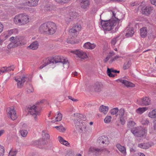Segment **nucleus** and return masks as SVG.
Returning <instances> with one entry per match:
<instances>
[{"mask_svg":"<svg viewBox=\"0 0 156 156\" xmlns=\"http://www.w3.org/2000/svg\"><path fill=\"white\" fill-rule=\"evenodd\" d=\"M5 151V148L4 147L0 145V156H4Z\"/></svg>","mask_w":156,"mask_h":156,"instance_id":"nucleus-39","label":"nucleus"},{"mask_svg":"<svg viewBox=\"0 0 156 156\" xmlns=\"http://www.w3.org/2000/svg\"><path fill=\"white\" fill-rule=\"evenodd\" d=\"M71 52L77 55V57L81 58V59H83L87 57L86 53L82 51L76 50L72 51Z\"/></svg>","mask_w":156,"mask_h":156,"instance_id":"nucleus-17","label":"nucleus"},{"mask_svg":"<svg viewBox=\"0 0 156 156\" xmlns=\"http://www.w3.org/2000/svg\"><path fill=\"white\" fill-rule=\"evenodd\" d=\"M69 15L70 16L74 19H75L78 16V14L75 12H69Z\"/></svg>","mask_w":156,"mask_h":156,"instance_id":"nucleus-35","label":"nucleus"},{"mask_svg":"<svg viewBox=\"0 0 156 156\" xmlns=\"http://www.w3.org/2000/svg\"><path fill=\"white\" fill-rule=\"evenodd\" d=\"M95 46V44H91L89 42L85 43L83 45V47L85 48L90 49H94Z\"/></svg>","mask_w":156,"mask_h":156,"instance_id":"nucleus-26","label":"nucleus"},{"mask_svg":"<svg viewBox=\"0 0 156 156\" xmlns=\"http://www.w3.org/2000/svg\"><path fill=\"white\" fill-rule=\"evenodd\" d=\"M147 143H141L138 144V147L143 149H147L148 147Z\"/></svg>","mask_w":156,"mask_h":156,"instance_id":"nucleus-36","label":"nucleus"},{"mask_svg":"<svg viewBox=\"0 0 156 156\" xmlns=\"http://www.w3.org/2000/svg\"><path fill=\"white\" fill-rule=\"evenodd\" d=\"M119 19H117V20H101V23L105 30L110 31L117 24L119 23Z\"/></svg>","mask_w":156,"mask_h":156,"instance_id":"nucleus-3","label":"nucleus"},{"mask_svg":"<svg viewBox=\"0 0 156 156\" xmlns=\"http://www.w3.org/2000/svg\"><path fill=\"white\" fill-rule=\"evenodd\" d=\"M148 116L151 118H156V109L153 110L152 111L150 112L148 114Z\"/></svg>","mask_w":156,"mask_h":156,"instance_id":"nucleus-33","label":"nucleus"},{"mask_svg":"<svg viewBox=\"0 0 156 156\" xmlns=\"http://www.w3.org/2000/svg\"><path fill=\"white\" fill-rule=\"evenodd\" d=\"M5 133V130L4 129L0 130V137L3 135Z\"/></svg>","mask_w":156,"mask_h":156,"instance_id":"nucleus-58","label":"nucleus"},{"mask_svg":"<svg viewBox=\"0 0 156 156\" xmlns=\"http://www.w3.org/2000/svg\"><path fill=\"white\" fill-rule=\"evenodd\" d=\"M138 103L142 106H147L150 104V100L148 97H145L141 98Z\"/></svg>","mask_w":156,"mask_h":156,"instance_id":"nucleus-12","label":"nucleus"},{"mask_svg":"<svg viewBox=\"0 0 156 156\" xmlns=\"http://www.w3.org/2000/svg\"><path fill=\"white\" fill-rule=\"evenodd\" d=\"M154 127L155 129H156V119L154 122Z\"/></svg>","mask_w":156,"mask_h":156,"instance_id":"nucleus-64","label":"nucleus"},{"mask_svg":"<svg viewBox=\"0 0 156 156\" xmlns=\"http://www.w3.org/2000/svg\"><path fill=\"white\" fill-rule=\"evenodd\" d=\"M26 110L28 114L31 115L35 121L37 120V116L40 115V112L37 106L34 105L29 106L27 108Z\"/></svg>","mask_w":156,"mask_h":156,"instance_id":"nucleus-5","label":"nucleus"},{"mask_svg":"<svg viewBox=\"0 0 156 156\" xmlns=\"http://www.w3.org/2000/svg\"><path fill=\"white\" fill-rule=\"evenodd\" d=\"M73 20V18L71 17L70 16H69L68 17H67L66 19V21L67 22V24H68L70 22Z\"/></svg>","mask_w":156,"mask_h":156,"instance_id":"nucleus-46","label":"nucleus"},{"mask_svg":"<svg viewBox=\"0 0 156 156\" xmlns=\"http://www.w3.org/2000/svg\"><path fill=\"white\" fill-rule=\"evenodd\" d=\"M16 40L20 43L21 44L22 41L24 39V37L22 36H17L15 37Z\"/></svg>","mask_w":156,"mask_h":156,"instance_id":"nucleus-44","label":"nucleus"},{"mask_svg":"<svg viewBox=\"0 0 156 156\" xmlns=\"http://www.w3.org/2000/svg\"><path fill=\"white\" fill-rule=\"evenodd\" d=\"M75 29H77V30H80L81 29V25H75L73 27Z\"/></svg>","mask_w":156,"mask_h":156,"instance_id":"nucleus-53","label":"nucleus"},{"mask_svg":"<svg viewBox=\"0 0 156 156\" xmlns=\"http://www.w3.org/2000/svg\"><path fill=\"white\" fill-rule=\"evenodd\" d=\"M80 2V5L81 7L85 10L88 7L89 5L88 0H79Z\"/></svg>","mask_w":156,"mask_h":156,"instance_id":"nucleus-22","label":"nucleus"},{"mask_svg":"<svg viewBox=\"0 0 156 156\" xmlns=\"http://www.w3.org/2000/svg\"><path fill=\"white\" fill-rule=\"evenodd\" d=\"M3 29V26L0 22V34L2 32Z\"/></svg>","mask_w":156,"mask_h":156,"instance_id":"nucleus-56","label":"nucleus"},{"mask_svg":"<svg viewBox=\"0 0 156 156\" xmlns=\"http://www.w3.org/2000/svg\"><path fill=\"white\" fill-rule=\"evenodd\" d=\"M20 133L22 136L25 137L27 135L28 132L26 130H22L20 131Z\"/></svg>","mask_w":156,"mask_h":156,"instance_id":"nucleus-40","label":"nucleus"},{"mask_svg":"<svg viewBox=\"0 0 156 156\" xmlns=\"http://www.w3.org/2000/svg\"><path fill=\"white\" fill-rule=\"evenodd\" d=\"M69 64L68 60L63 58H61L59 56L50 57L46 58L44 61V63L40 66L39 68H43L48 65L50 66L51 65L52 67L54 68L58 65L63 66L64 68H68L69 67Z\"/></svg>","mask_w":156,"mask_h":156,"instance_id":"nucleus-1","label":"nucleus"},{"mask_svg":"<svg viewBox=\"0 0 156 156\" xmlns=\"http://www.w3.org/2000/svg\"><path fill=\"white\" fill-rule=\"evenodd\" d=\"M99 143L108 144L109 143V140L108 138L105 136H102L99 137L97 140Z\"/></svg>","mask_w":156,"mask_h":156,"instance_id":"nucleus-18","label":"nucleus"},{"mask_svg":"<svg viewBox=\"0 0 156 156\" xmlns=\"http://www.w3.org/2000/svg\"><path fill=\"white\" fill-rule=\"evenodd\" d=\"M20 44V43L16 40V39L15 38L13 41H12V42L8 45V48H9L16 47Z\"/></svg>","mask_w":156,"mask_h":156,"instance_id":"nucleus-23","label":"nucleus"},{"mask_svg":"<svg viewBox=\"0 0 156 156\" xmlns=\"http://www.w3.org/2000/svg\"><path fill=\"white\" fill-rule=\"evenodd\" d=\"M135 124V123L133 121H129L128 123V126L129 127L134 126Z\"/></svg>","mask_w":156,"mask_h":156,"instance_id":"nucleus-47","label":"nucleus"},{"mask_svg":"<svg viewBox=\"0 0 156 156\" xmlns=\"http://www.w3.org/2000/svg\"><path fill=\"white\" fill-rule=\"evenodd\" d=\"M66 129L64 127L62 126H59L58 129V130L60 132H65Z\"/></svg>","mask_w":156,"mask_h":156,"instance_id":"nucleus-49","label":"nucleus"},{"mask_svg":"<svg viewBox=\"0 0 156 156\" xmlns=\"http://www.w3.org/2000/svg\"><path fill=\"white\" fill-rule=\"evenodd\" d=\"M17 153L16 150L11 149L9 152L8 156H16Z\"/></svg>","mask_w":156,"mask_h":156,"instance_id":"nucleus-37","label":"nucleus"},{"mask_svg":"<svg viewBox=\"0 0 156 156\" xmlns=\"http://www.w3.org/2000/svg\"><path fill=\"white\" fill-rule=\"evenodd\" d=\"M112 72L114 74H115L116 73H119L120 71H117L115 70H114V69H113V70H112Z\"/></svg>","mask_w":156,"mask_h":156,"instance_id":"nucleus-60","label":"nucleus"},{"mask_svg":"<svg viewBox=\"0 0 156 156\" xmlns=\"http://www.w3.org/2000/svg\"><path fill=\"white\" fill-rule=\"evenodd\" d=\"M27 79V78L26 77L22 76L19 78L15 77L14 79L17 83L18 87L21 88L23 86Z\"/></svg>","mask_w":156,"mask_h":156,"instance_id":"nucleus-13","label":"nucleus"},{"mask_svg":"<svg viewBox=\"0 0 156 156\" xmlns=\"http://www.w3.org/2000/svg\"><path fill=\"white\" fill-rule=\"evenodd\" d=\"M119 110L117 108H115L112 109L110 111V112L112 115H115L117 116L118 115V113Z\"/></svg>","mask_w":156,"mask_h":156,"instance_id":"nucleus-32","label":"nucleus"},{"mask_svg":"<svg viewBox=\"0 0 156 156\" xmlns=\"http://www.w3.org/2000/svg\"><path fill=\"white\" fill-rule=\"evenodd\" d=\"M115 55V53L113 51L110 52L108 55H110V57L114 55Z\"/></svg>","mask_w":156,"mask_h":156,"instance_id":"nucleus-61","label":"nucleus"},{"mask_svg":"<svg viewBox=\"0 0 156 156\" xmlns=\"http://www.w3.org/2000/svg\"><path fill=\"white\" fill-rule=\"evenodd\" d=\"M67 42L68 43L73 44L74 42L71 41L69 39H67L66 40Z\"/></svg>","mask_w":156,"mask_h":156,"instance_id":"nucleus-63","label":"nucleus"},{"mask_svg":"<svg viewBox=\"0 0 156 156\" xmlns=\"http://www.w3.org/2000/svg\"><path fill=\"white\" fill-rule=\"evenodd\" d=\"M147 109V107L140 108L136 110V112L138 114H141Z\"/></svg>","mask_w":156,"mask_h":156,"instance_id":"nucleus-30","label":"nucleus"},{"mask_svg":"<svg viewBox=\"0 0 156 156\" xmlns=\"http://www.w3.org/2000/svg\"><path fill=\"white\" fill-rule=\"evenodd\" d=\"M109 109L108 106H105L103 105L101 106L99 108L100 112L104 114H106L108 113Z\"/></svg>","mask_w":156,"mask_h":156,"instance_id":"nucleus-25","label":"nucleus"},{"mask_svg":"<svg viewBox=\"0 0 156 156\" xmlns=\"http://www.w3.org/2000/svg\"><path fill=\"white\" fill-rule=\"evenodd\" d=\"M53 7L52 5L50 4H48L46 5L45 9L47 11H50L53 9Z\"/></svg>","mask_w":156,"mask_h":156,"instance_id":"nucleus-41","label":"nucleus"},{"mask_svg":"<svg viewBox=\"0 0 156 156\" xmlns=\"http://www.w3.org/2000/svg\"><path fill=\"white\" fill-rule=\"evenodd\" d=\"M77 29H75L74 27L70 29L69 30V34L72 37L76 36L77 34Z\"/></svg>","mask_w":156,"mask_h":156,"instance_id":"nucleus-31","label":"nucleus"},{"mask_svg":"<svg viewBox=\"0 0 156 156\" xmlns=\"http://www.w3.org/2000/svg\"><path fill=\"white\" fill-rule=\"evenodd\" d=\"M151 3L156 6V0H150Z\"/></svg>","mask_w":156,"mask_h":156,"instance_id":"nucleus-59","label":"nucleus"},{"mask_svg":"<svg viewBox=\"0 0 156 156\" xmlns=\"http://www.w3.org/2000/svg\"><path fill=\"white\" fill-rule=\"evenodd\" d=\"M16 67L14 65H12L10 66H9L8 67H3L2 68H15Z\"/></svg>","mask_w":156,"mask_h":156,"instance_id":"nucleus-62","label":"nucleus"},{"mask_svg":"<svg viewBox=\"0 0 156 156\" xmlns=\"http://www.w3.org/2000/svg\"><path fill=\"white\" fill-rule=\"evenodd\" d=\"M27 92L28 93L32 92L34 91V89L32 86H30L27 89Z\"/></svg>","mask_w":156,"mask_h":156,"instance_id":"nucleus-50","label":"nucleus"},{"mask_svg":"<svg viewBox=\"0 0 156 156\" xmlns=\"http://www.w3.org/2000/svg\"><path fill=\"white\" fill-rule=\"evenodd\" d=\"M42 139L36 142L39 145H45L48 143V140L49 139L50 136L48 132L45 131H42Z\"/></svg>","mask_w":156,"mask_h":156,"instance_id":"nucleus-7","label":"nucleus"},{"mask_svg":"<svg viewBox=\"0 0 156 156\" xmlns=\"http://www.w3.org/2000/svg\"><path fill=\"white\" fill-rule=\"evenodd\" d=\"M141 123L143 125H147L149 123V121L147 119H143L141 121Z\"/></svg>","mask_w":156,"mask_h":156,"instance_id":"nucleus-48","label":"nucleus"},{"mask_svg":"<svg viewBox=\"0 0 156 156\" xmlns=\"http://www.w3.org/2000/svg\"><path fill=\"white\" fill-rule=\"evenodd\" d=\"M113 69H107V73L108 76L110 77H115V75L112 72V70Z\"/></svg>","mask_w":156,"mask_h":156,"instance_id":"nucleus-34","label":"nucleus"},{"mask_svg":"<svg viewBox=\"0 0 156 156\" xmlns=\"http://www.w3.org/2000/svg\"><path fill=\"white\" fill-rule=\"evenodd\" d=\"M58 139L60 143L62 144L65 145L67 146H68L69 144V143L67 141L64 140L62 137L58 136Z\"/></svg>","mask_w":156,"mask_h":156,"instance_id":"nucleus-29","label":"nucleus"},{"mask_svg":"<svg viewBox=\"0 0 156 156\" xmlns=\"http://www.w3.org/2000/svg\"><path fill=\"white\" fill-rule=\"evenodd\" d=\"M56 29L55 24L54 23L49 22L41 25L39 30L41 33L52 34L55 32Z\"/></svg>","mask_w":156,"mask_h":156,"instance_id":"nucleus-2","label":"nucleus"},{"mask_svg":"<svg viewBox=\"0 0 156 156\" xmlns=\"http://www.w3.org/2000/svg\"><path fill=\"white\" fill-rule=\"evenodd\" d=\"M9 71H10V70L9 69H0V74L1 73H4Z\"/></svg>","mask_w":156,"mask_h":156,"instance_id":"nucleus-51","label":"nucleus"},{"mask_svg":"<svg viewBox=\"0 0 156 156\" xmlns=\"http://www.w3.org/2000/svg\"><path fill=\"white\" fill-rule=\"evenodd\" d=\"M14 29H12L9 30L8 31V34H9V35H8V36H10V35L12 34L13 33L14 31Z\"/></svg>","mask_w":156,"mask_h":156,"instance_id":"nucleus-52","label":"nucleus"},{"mask_svg":"<svg viewBox=\"0 0 156 156\" xmlns=\"http://www.w3.org/2000/svg\"><path fill=\"white\" fill-rule=\"evenodd\" d=\"M147 143V146L148 147V148L150 147H151L153 146L154 145V143L152 142H149Z\"/></svg>","mask_w":156,"mask_h":156,"instance_id":"nucleus-55","label":"nucleus"},{"mask_svg":"<svg viewBox=\"0 0 156 156\" xmlns=\"http://www.w3.org/2000/svg\"><path fill=\"white\" fill-rule=\"evenodd\" d=\"M127 114L128 113L126 112L124 108H121L119 110L118 115L121 124L123 125L125 123Z\"/></svg>","mask_w":156,"mask_h":156,"instance_id":"nucleus-8","label":"nucleus"},{"mask_svg":"<svg viewBox=\"0 0 156 156\" xmlns=\"http://www.w3.org/2000/svg\"><path fill=\"white\" fill-rule=\"evenodd\" d=\"M119 36L113 38L111 41V45L112 46H114L115 44L116 43L117 41H118V38L119 37Z\"/></svg>","mask_w":156,"mask_h":156,"instance_id":"nucleus-38","label":"nucleus"},{"mask_svg":"<svg viewBox=\"0 0 156 156\" xmlns=\"http://www.w3.org/2000/svg\"><path fill=\"white\" fill-rule=\"evenodd\" d=\"M111 57L110 55H108L105 59H104V62H106Z\"/></svg>","mask_w":156,"mask_h":156,"instance_id":"nucleus-57","label":"nucleus"},{"mask_svg":"<svg viewBox=\"0 0 156 156\" xmlns=\"http://www.w3.org/2000/svg\"><path fill=\"white\" fill-rule=\"evenodd\" d=\"M125 31L126 32V36L127 37H132L134 33L133 29L132 28H130L129 26L126 28Z\"/></svg>","mask_w":156,"mask_h":156,"instance_id":"nucleus-19","label":"nucleus"},{"mask_svg":"<svg viewBox=\"0 0 156 156\" xmlns=\"http://www.w3.org/2000/svg\"><path fill=\"white\" fill-rule=\"evenodd\" d=\"M39 46V44L37 41H35L32 42L28 48L33 50H36Z\"/></svg>","mask_w":156,"mask_h":156,"instance_id":"nucleus-24","label":"nucleus"},{"mask_svg":"<svg viewBox=\"0 0 156 156\" xmlns=\"http://www.w3.org/2000/svg\"><path fill=\"white\" fill-rule=\"evenodd\" d=\"M57 113V114L56 115L55 119L52 120L51 121L52 122L54 123L56 122L59 121L61 120L62 118V115L59 112H58Z\"/></svg>","mask_w":156,"mask_h":156,"instance_id":"nucleus-28","label":"nucleus"},{"mask_svg":"<svg viewBox=\"0 0 156 156\" xmlns=\"http://www.w3.org/2000/svg\"><path fill=\"white\" fill-rule=\"evenodd\" d=\"M89 152L93 153L94 154L97 155L98 154L102 152H104L106 153H109V152L108 150L106 149H99L98 148H96L94 147H90L89 150Z\"/></svg>","mask_w":156,"mask_h":156,"instance_id":"nucleus-11","label":"nucleus"},{"mask_svg":"<svg viewBox=\"0 0 156 156\" xmlns=\"http://www.w3.org/2000/svg\"><path fill=\"white\" fill-rule=\"evenodd\" d=\"M112 117L110 116H107L104 119V122L105 123H108L110 122L111 121Z\"/></svg>","mask_w":156,"mask_h":156,"instance_id":"nucleus-42","label":"nucleus"},{"mask_svg":"<svg viewBox=\"0 0 156 156\" xmlns=\"http://www.w3.org/2000/svg\"><path fill=\"white\" fill-rule=\"evenodd\" d=\"M131 65V62L130 61H129L124 63L123 68H129Z\"/></svg>","mask_w":156,"mask_h":156,"instance_id":"nucleus-43","label":"nucleus"},{"mask_svg":"<svg viewBox=\"0 0 156 156\" xmlns=\"http://www.w3.org/2000/svg\"><path fill=\"white\" fill-rule=\"evenodd\" d=\"M6 111L8 117L12 120H14L17 118V115L14 107H11L7 108Z\"/></svg>","mask_w":156,"mask_h":156,"instance_id":"nucleus-9","label":"nucleus"},{"mask_svg":"<svg viewBox=\"0 0 156 156\" xmlns=\"http://www.w3.org/2000/svg\"><path fill=\"white\" fill-rule=\"evenodd\" d=\"M55 1L59 3L62 4L63 3H66L68 2L70 0H55Z\"/></svg>","mask_w":156,"mask_h":156,"instance_id":"nucleus-45","label":"nucleus"},{"mask_svg":"<svg viewBox=\"0 0 156 156\" xmlns=\"http://www.w3.org/2000/svg\"><path fill=\"white\" fill-rule=\"evenodd\" d=\"M116 146L122 154L123 156H126V152L125 147L124 146H122L119 144H117Z\"/></svg>","mask_w":156,"mask_h":156,"instance_id":"nucleus-21","label":"nucleus"},{"mask_svg":"<svg viewBox=\"0 0 156 156\" xmlns=\"http://www.w3.org/2000/svg\"><path fill=\"white\" fill-rule=\"evenodd\" d=\"M102 87L103 85L101 82H97L91 86L90 89L95 92H99L101 90Z\"/></svg>","mask_w":156,"mask_h":156,"instance_id":"nucleus-10","label":"nucleus"},{"mask_svg":"<svg viewBox=\"0 0 156 156\" xmlns=\"http://www.w3.org/2000/svg\"><path fill=\"white\" fill-rule=\"evenodd\" d=\"M14 21L16 24L24 25L29 22L30 19L28 16L25 14H21L14 17Z\"/></svg>","mask_w":156,"mask_h":156,"instance_id":"nucleus-4","label":"nucleus"},{"mask_svg":"<svg viewBox=\"0 0 156 156\" xmlns=\"http://www.w3.org/2000/svg\"><path fill=\"white\" fill-rule=\"evenodd\" d=\"M79 119H76L75 120L74 123L76 128L78 130L80 129L81 130L85 129H86V125L83 124L82 123H80V120H79Z\"/></svg>","mask_w":156,"mask_h":156,"instance_id":"nucleus-14","label":"nucleus"},{"mask_svg":"<svg viewBox=\"0 0 156 156\" xmlns=\"http://www.w3.org/2000/svg\"><path fill=\"white\" fill-rule=\"evenodd\" d=\"M39 0H27L25 3H23L24 6L28 5L30 7L35 6L38 5Z\"/></svg>","mask_w":156,"mask_h":156,"instance_id":"nucleus-16","label":"nucleus"},{"mask_svg":"<svg viewBox=\"0 0 156 156\" xmlns=\"http://www.w3.org/2000/svg\"><path fill=\"white\" fill-rule=\"evenodd\" d=\"M140 35L142 37L144 38L147 35V31L146 27H143L140 29Z\"/></svg>","mask_w":156,"mask_h":156,"instance_id":"nucleus-27","label":"nucleus"},{"mask_svg":"<svg viewBox=\"0 0 156 156\" xmlns=\"http://www.w3.org/2000/svg\"><path fill=\"white\" fill-rule=\"evenodd\" d=\"M153 9L152 7L149 6L144 7L142 8L143 13L146 15L149 14Z\"/></svg>","mask_w":156,"mask_h":156,"instance_id":"nucleus-20","label":"nucleus"},{"mask_svg":"<svg viewBox=\"0 0 156 156\" xmlns=\"http://www.w3.org/2000/svg\"><path fill=\"white\" fill-rule=\"evenodd\" d=\"M116 81L118 83L120 82L122 83L127 87H135L134 84L126 80L122 79H119L116 80Z\"/></svg>","mask_w":156,"mask_h":156,"instance_id":"nucleus-15","label":"nucleus"},{"mask_svg":"<svg viewBox=\"0 0 156 156\" xmlns=\"http://www.w3.org/2000/svg\"><path fill=\"white\" fill-rule=\"evenodd\" d=\"M131 132L134 136L137 137L145 136L147 133L146 130L145 129L140 127L133 128L131 129Z\"/></svg>","mask_w":156,"mask_h":156,"instance_id":"nucleus-6","label":"nucleus"},{"mask_svg":"<svg viewBox=\"0 0 156 156\" xmlns=\"http://www.w3.org/2000/svg\"><path fill=\"white\" fill-rule=\"evenodd\" d=\"M119 56H116L113 59H110L109 61V62L110 63H111L113 61H115V60L117 59V58H119Z\"/></svg>","mask_w":156,"mask_h":156,"instance_id":"nucleus-54","label":"nucleus"}]
</instances>
